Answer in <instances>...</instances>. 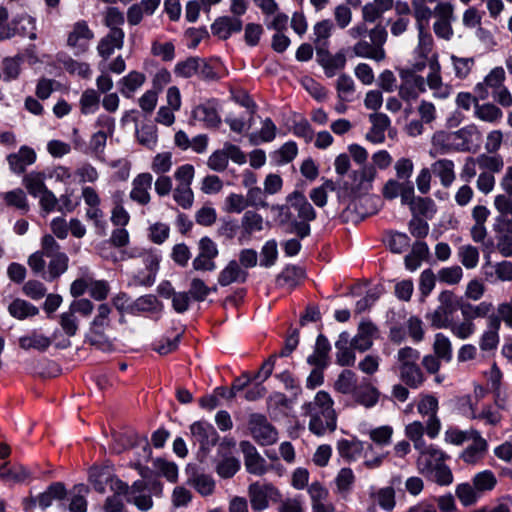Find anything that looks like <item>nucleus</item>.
<instances>
[{
    "mask_svg": "<svg viewBox=\"0 0 512 512\" xmlns=\"http://www.w3.org/2000/svg\"><path fill=\"white\" fill-rule=\"evenodd\" d=\"M271 210L277 212L281 225H289V233H295L301 239L310 235L309 223L316 218V212L303 193H290L286 197V204L273 205Z\"/></svg>",
    "mask_w": 512,
    "mask_h": 512,
    "instance_id": "obj_1",
    "label": "nucleus"
},
{
    "mask_svg": "<svg viewBox=\"0 0 512 512\" xmlns=\"http://www.w3.org/2000/svg\"><path fill=\"white\" fill-rule=\"evenodd\" d=\"M27 264L35 274H40L47 281H53L67 271L69 258L61 251L54 236L46 234L41 239V250L32 253Z\"/></svg>",
    "mask_w": 512,
    "mask_h": 512,
    "instance_id": "obj_2",
    "label": "nucleus"
},
{
    "mask_svg": "<svg viewBox=\"0 0 512 512\" xmlns=\"http://www.w3.org/2000/svg\"><path fill=\"white\" fill-rule=\"evenodd\" d=\"M334 401L326 391H318L311 401L303 404V415L309 417V430L321 436L335 431L337 415Z\"/></svg>",
    "mask_w": 512,
    "mask_h": 512,
    "instance_id": "obj_3",
    "label": "nucleus"
},
{
    "mask_svg": "<svg viewBox=\"0 0 512 512\" xmlns=\"http://www.w3.org/2000/svg\"><path fill=\"white\" fill-rule=\"evenodd\" d=\"M111 313L112 308L108 304H100L97 307L96 314L90 323L89 331L86 335V341L90 345L104 352L113 350V342L107 335V330L111 326Z\"/></svg>",
    "mask_w": 512,
    "mask_h": 512,
    "instance_id": "obj_4",
    "label": "nucleus"
},
{
    "mask_svg": "<svg viewBox=\"0 0 512 512\" xmlns=\"http://www.w3.org/2000/svg\"><path fill=\"white\" fill-rule=\"evenodd\" d=\"M428 65L429 73L426 77L427 86L433 92V96L438 99H446L451 94V86L442 81L441 65L438 60V54L433 53L430 58H415L410 68L403 71H414L415 74L423 71Z\"/></svg>",
    "mask_w": 512,
    "mask_h": 512,
    "instance_id": "obj_5",
    "label": "nucleus"
},
{
    "mask_svg": "<svg viewBox=\"0 0 512 512\" xmlns=\"http://www.w3.org/2000/svg\"><path fill=\"white\" fill-rule=\"evenodd\" d=\"M370 42L365 39L358 40L352 47L355 56L381 62L386 58L384 45L388 32L382 24L375 25L369 30Z\"/></svg>",
    "mask_w": 512,
    "mask_h": 512,
    "instance_id": "obj_6",
    "label": "nucleus"
},
{
    "mask_svg": "<svg viewBox=\"0 0 512 512\" xmlns=\"http://www.w3.org/2000/svg\"><path fill=\"white\" fill-rule=\"evenodd\" d=\"M438 302L437 308L433 312L427 313L426 319L433 328L444 329L449 326L453 313L460 309V302L458 297L449 290L442 291L438 295Z\"/></svg>",
    "mask_w": 512,
    "mask_h": 512,
    "instance_id": "obj_7",
    "label": "nucleus"
},
{
    "mask_svg": "<svg viewBox=\"0 0 512 512\" xmlns=\"http://www.w3.org/2000/svg\"><path fill=\"white\" fill-rule=\"evenodd\" d=\"M162 489V484L158 481L137 480L130 487L127 502L133 503L139 510L146 512L153 507L152 495L160 496Z\"/></svg>",
    "mask_w": 512,
    "mask_h": 512,
    "instance_id": "obj_8",
    "label": "nucleus"
},
{
    "mask_svg": "<svg viewBox=\"0 0 512 512\" xmlns=\"http://www.w3.org/2000/svg\"><path fill=\"white\" fill-rule=\"evenodd\" d=\"M399 78L398 95L403 101L411 103L416 101L420 94L426 92V78L415 74L414 71H403L400 69Z\"/></svg>",
    "mask_w": 512,
    "mask_h": 512,
    "instance_id": "obj_9",
    "label": "nucleus"
},
{
    "mask_svg": "<svg viewBox=\"0 0 512 512\" xmlns=\"http://www.w3.org/2000/svg\"><path fill=\"white\" fill-rule=\"evenodd\" d=\"M94 38V32L85 20L73 23L67 34L66 44L76 56L86 53L90 42Z\"/></svg>",
    "mask_w": 512,
    "mask_h": 512,
    "instance_id": "obj_10",
    "label": "nucleus"
},
{
    "mask_svg": "<svg viewBox=\"0 0 512 512\" xmlns=\"http://www.w3.org/2000/svg\"><path fill=\"white\" fill-rule=\"evenodd\" d=\"M248 426L252 437L258 444L272 445L277 441L278 433L266 416L258 413L251 414Z\"/></svg>",
    "mask_w": 512,
    "mask_h": 512,
    "instance_id": "obj_11",
    "label": "nucleus"
},
{
    "mask_svg": "<svg viewBox=\"0 0 512 512\" xmlns=\"http://www.w3.org/2000/svg\"><path fill=\"white\" fill-rule=\"evenodd\" d=\"M417 410L422 416H428L426 422V434L434 439L441 430V422L437 416L438 400L433 395H422L417 405Z\"/></svg>",
    "mask_w": 512,
    "mask_h": 512,
    "instance_id": "obj_12",
    "label": "nucleus"
},
{
    "mask_svg": "<svg viewBox=\"0 0 512 512\" xmlns=\"http://www.w3.org/2000/svg\"><path fill=\"white\" fill-rule=\"evenodd\" d=\"M278 490L270 483L254 482L248 487V496L251 507L255 511H261L268 507L269 499H274Z\"/></svg>",
    "mask_w": 512,
    "mask_h": 512,
    "instance_id": "obj_13",
    "label": "nucleus"
},
{
    "mask_svg": "<svg viewBox=\"0 0 512 512\" xmlns=\"http://www.w3.org/2000/svg\"><path fill=\"white\" fill-rule=\"evenodd\" d=\"M240 449L244 455V465L248 473L262 476L269 470L266 460L249 441H241Z\"/></svg>",
    "mask_w": 512,
    "mask_h": 512,
    "instance_id": "obj_14",
    "label": "nucleus"
},
{
    "mask_svg": "<svg viewBox=\"0 0 512 512\" xmlns=\"http://www.w3.org/2000/svg\"><path fill=\"white\" fill-rule=\"evenodd\" d=\"M506 73L503 67L497 66L493 68L485 77L482 82H479L474 87V92L480 100H485L489 96L488 89L492 92L498 90L505 85Z\"/></svg>",
    "mask_w": 512,
    "mask_h": 512,
    "instance_id": "obj_15",
    "label": "nucleus"
},
{
    "mask_svg": "<svg viewBox=\"0 0 512 512\" xmlns=\"http://www.w3.org/2000/svg\"><path fill=\"white\" fill-rule=\"evenodd\" d=\"M438 19L433 24V30L437 37L450 40L453 35L451 20L453 19V7L449 3H440L436 7Z\"/></svg>",
    "mask_w": 512,
    "mask_h": 512,
    "instance_id": "obj_16",
    "label": "nucleus"
},
{
    "mask_svg": "<svg viewBox=\"0 0 512 512\" xmlns=\"http://www.w3.org/2000/svg\"><path fill=\"white\" fill-rule=\"evenodd\" d=\"M190 431L192 437L200 444L202 450H209L211 447L216 445L219 439V435L215 428L207 422H194L190 426Z\"/></svg>",
    "mask_w": 512,
    "mask_h": 512,
    "instance_id": "obj_17",
    "label": "nucleus"
},
{
    "mask_svg": "<svg viewBox=\"0 0 512 512\" xmlns=\"http://www.w3.org/2000/svg\"><path fill=\"white\" fill-rule=\"evenodd\" d=\"M192 116L195 120L204 123L208 128H217L221 123L218 103L214 99L197 105L192 111Z\"/></svg>",
    "mask_w": 512,
    "mask_h": 512,
    "instance_id": "obj_18",
    "label": "nucleus"
},
{
    "mask_svg": "<svg viewBox=\"0 0 512 512\" xmlns=\"http://www.w3.org/2000/svg\"><path fill=\"white\" fill-rule=\"evenodd\" d=\"M37 158L36 152L33 148L23 145L20 149L7 155V162L10 170L15 174H23L27 166L35 163Z\"/></svg>",
    "mask_w": 512,
    "mask_h": 512,
    "instance_id": "obj_19",
    "label": "nucleus"
},
{
    "mask_svg": "<svg viewBox=\"0 0 512 512\" xmlns=\"http://www.w3.org/2000/svg\"><path fill=\"white\" fill-rule=\"evenodd\" d=\"M418 451L417 467L422 474L432 472L433 468L442 464L446 458V455L433 445L426 444L424 449Z\"/></svg>",
    "mask_w": 512,
    "mask_h": 512,
    "instance_id": "obj_20",
    "label": "nucleus"
},
{
    "mask_svg": "<svg viewBox=\"0 0 512 512\" xmlns=\"http://www.w3.org/2000/svg\"><path fill=\"white\" fill-rule=\"evenodd\" d=\"M377 175L376 168L372 165H364L361 169L352 172L351 189L357 194L367 193L372 188V183Z\"/></svg>",
    "mask_w": 512,
    "mask_h": 512,
    "instance_id": "obj_21",
    "label": "nucleus"
},
{
    "mask_svg": "<svg viewBox=\"0 0 512 512\" xmlns=\"http://www.w3.org/2000/svg\"><path fill=\"white\" fill-rule=\"evenodd\" d=\"M152 175L150 173H141L136 176L132 182V190L130 198L140 205H147L150 200V192L152 186Z\"/></svg>",
    "mask_w": 512,
    "mask_h": 512,
    "instance_id": "obj_22",
    "label": "nucleus"
},
{
    "mask_svg": "<svg viewBox=\"0 0 512 512\" xmlns=\"http://www.w3.org/2000/svg\"><path fill=\"white\" fill-rule=\"evenodd\" d=\"M241 30L242 21L239 17H218L211 25L212 34L222 40L228 39L232 33H237Z\"/></svg>",
    "mask_w": 512,
    "mask_h": 512,
    "instance_id": "obj_23",
    "label": "nucleus"
},
{
    "mask_svg": "<svg viewBox=\"0 0 512 512\" xmlns=\"http://www.w3.org/2000/svg\"><path fill=\"white\" fill-rule=\"evenodd\" d=\"M125 33L122 29H114L109 31L97 45L98 54L103 59H108L115 51L121 49L124 44Z\"/></svg>",
    "mask_w": 512,
    "mask_h": 512,
    "instance_id": "obj_24",
    "label": "nucleus"
},
{
    "mask_svg": "<svg viewBox=\"0 0 512 512\" xmlns=\"http://www.w3.org/2000/svg\"><path fill=\"white\" fill-rule=\"evenodd\" d=\"M377 332L376 326L370 321H362L359 324L358 332L352 338L351 346L354 350L364 352L373 345V337Z\"/></svg>",
    "mask_w": 512,
    "mask_h": 512,
    "instance_id": "obj_25",
    "label": "nucleus"
},
{
    "mask_svg": "<svg viewBox=\"0 0 512 512\" xmlns=\"http://www.w3.org/2000/svg\"><path fill=\"white\" fill-rule=\"evenodd\" d=\"M369 121L372 126L366 134V140L374 144H380L385 141V131L389 128L391 121L386 114H370Z\"/></svg>",
    "mask_w": 512,
    "mask_h": 512,
    "instance_id": "obj_26",
    "label": "nucleus"
},
{
    "mask_svg": "<svg viewBox=\"0 0 512 512\" xmlns=\"http://www.w3.org/2000/svg\"><path fill=\"white\" fill-rule=\"evenodd\" d=\"M461 133V130L454 133L445 131L435 132L431 140L432 148L429 151L430 156L435 158L438 155H444L450 152L453 149V140L455 138H461Z\"/></svg>",
    "mask_w": 512,
    "mask_h": 512,
    "instance_id": "obj_27",
    "label": "nucleus"
},
{
    "mask_svg": "<svg viewBox=\"0 0 512 512\" xmlns=\"http://www.w3.org/2000/svg\"><path fill=\"white\" fill-rule=\"evenodd\" d=\"M247 278L248 272L240 266L238 261L231 260L220 271L218 275V283L225 287L232 283H245Z\"/></svg>",
    "mask_w": 512,
    "mask_h": 512,
    "instance_id": "obj_28",
    "label": "nucleus"
},
{
    "mask_svg": "<svg viewBox=\"0 0 512 512\" xmlns=\"http://www.w3.org/2000/svg\"><path fill=\"white\" fill-rule=\"evenodd\" d=\"M352 339L346 331L340 333L338 340L335 342L336 362L340 366H352L355 363V354L351 346Z\"/></svg>",
    "mask_w": 512,
    "mask_h": 512,
    "instance_id": "obj_29",
    "label": "nucleus"
},
{
    "mask_svg": "<svg viewBox=\"0 0 512 512\" xmlns=\"http://www.w3.org/2000/svg\"><path fill=\"white\" fill-rule=\"evenodd\" d=\"M263 230V217L254 210L245 211L241 219V236L239 240H250L251 236Z\"/></svg>",
    "mask_w": 512,
    "mask_h": 512,
    "instance_id": "obj_30",
    "label": "nucleus"
},
{
    "mask_svg": "<svg viewBox=\"0 0 512 512\" xmlns=\"http://www.w3.org/2000/svg\"><path fill=\"white\" fill-rule=\"evenodd\" d=\"M370 499L373 503L368 507L369 512H376V504L385 511H392L395 507V491L392 487H383L376 491H372Z\"/></svg>",
    "mask_w": 512,
    "mask_h": 512,
    "instance_id": "obj_31",
    "label": "nucleus"
},
{
    "mask_svg": "<svg viewBox=\"0 0 512 512\" xmlns=\"http://www.w3.org/2000/svg\"><path fill=\"white\" fill-rule=\"evenodd\" d=\"M331 345L328 339L323 335H318L314 352L307 359L310 365H314L318 368H326L329 364V352Z\"/></svg>",
    "mask_w": 512,
    "mask_h": 512,
    "instance_id": "obj_32",
    "label": "nucleus"
},
{
    "mask_svg": "<svg viewBox=\"0 0 512 512\" xmlns=\"http://www.w3.org/2000/svg\"><path fill=\"white\" fill-rule=\"evenodd\" d=\"M52 344V340L37 330H32L28 334L19 338V346L24 350L35 349L40 352L46 351Z\"/></svg>",
    "mask_w": 512,
    "mask_h": 512,
    "instance_id": "obj_33",
    "label": "nucleus"
},
{
    "mask_svg": "<svg viewBox=\"0 0 512 512\" xmlns=\"http://www.w3.org/2000/svg\"><path fill=\"white\" fill-rule=\"evenodd\" d=\"M472 444L469 445L461 454V458L464 462L473 464L476 463L480 458L483 457L487 450V441L480 435L479 431L473 434V438H470Z\"/></svg>",
    "mask_w": 512,
    "mask_h": 512,
    "instance_id": "obj_34",
    "label": "nucleus"
},
{
    "mask_svg": "<svg viewBox=\"0 0 512 512\" xmlns=\"http://www.w3.org/2000/svg\"><path fill=\"white\" fill-rule=\"evenodd\" d=\"M139 256L146 267L147 275H138L135 279L136 283L143 286H151L155 282V275L159 267V257L148 251L140 252Z\"/></svg>",
    "mask_w": 512,
    "mask_h": 512,
    "instance_id": "obj_35",
    "label": "nucleus"
},
{
    "mask_svg": "<svg viewBox=\"0 0 512 512\" xmlns=\"http://www.w3.org/2000/svg\"><path fill=\"white\" fill-rule=\"evenodd\" d=\"M146 76L138 71H131L118 82L120 93L125 98L133 97L134 93L145 83Z\"/></svg>",
    "mask_w": 512,
    "mask_h": 512,
    "instance_id": "obj_36",
    "label": "nucleus"
},
{
    "mask_svg": "<svg viewBox=\"0 0 512 512\" xmlns=\"http://www.w3.org/2000/svg\"><path fill=\"white\" fill-rule=\"evenodd\" d=\"M494 310L491 302L482 301L479 304H471L469 302L460 303V311L463 318H468L472 322L477 318H487Z\"/></svg>",
    "mask_w": 512,
    "mask_h": 512,
    "instance_id": "obj_37",
    "label": "nucleus"
},
{
    "mask_svg": "<svg viewBox=\"0 0 512 512\" xmlns=\"http://www.w3.org/2000/svg\"><path fill=\"white\" fill-rule=\"evenodd\" d=\"M303 278L304 272L301 268L296 266H287L277 276L276 284L280 288H284L291 291L300 284Z\"/></svg>",
    "mask_w": 512,
    "mask_h": 512,
    "instance_id": "obj_38",
    "label": "nucleus"
},
{
    "mask_svg": "<svg viewBox=\"0 0 512 512\" xmlns=\"http://www.w3.org/2000/svg\"><path fill=\"white\" fill-rule=\"evenodd\" d=\"M188 479L187 483L194 487L198 493L202 496L211 495L215 488V482L213 478L204 473H198L197 471L187 470Z\"/></svg>",
    "mask_w": 512,
    "mask_h": 512,
    "instance_id": "obj_39",
    "label": "nucleus"
},
{
    "mask_svg": "<svg viewBox=\"0 0 512 512\" xmlns=\"http://www.w3.org/2000/svg\"><path fill=\"white\" fill-rule=\"evenodd\" d=\"M399 368V378L407 387L418 389L425 382V375L417 364Z\"/></svg>",
    "mask_w": 512,
    "mask_h": 512,
    "instance_id": "obj_40",
    "label": "nucleus"
},
{
    "mask_svg": "<svg viewBox=\"0 0 512 512\" xmlns=\"http://www.w3.org/2000/svg\"><path fill=\"white\" fill-rule=\"evenodd\" d=\"M454 167L452 160L440 159L431 165V171L439 177L442 186L449 187L456 178Z\"/></svg>",
    "mask_w": 512,
    "mask_h": 512,
    "instance_id": "obj_41",
    "label": "nucleus"
},
{
    "mask_svg": "<svg viewBox=\"0 0 512 512\" xmlns=\"http://www.w3.org/2000/svg\"><path fill=\"white\" fill-rule=\"evenodd\" d=\"M379 396L378 389L369 383L358 386L352 395L354 401L365 408L374 407L379 400Z\"/></svg>",
    "mask_w": 512,
    "mask_h": 512,
    "instance_id": "obj_42",
    "label": "nucleus"
},
{
    "mask_svg": "<svg viewBox=\"0 0 512 512\" xmlns=\"http://www.w3.org/2000/svg\"><path fill=\"white\" fill-rule=\"evenodd\" d=\"M333 29V23L329 19L317 22L313 27V33L315 36L314 43L316 45L317 54L320 56L324 52L327 46L329 37L331 36Z\"/></svg>",
    "mask_w": 512,
    "mask_h": 512,
    "instance_id": "obj_43",
    "label": "nucleus"
},
{
    "mask_svg": "<svg viewBox=\"0 0 512 512\" xmlns=\"http://www.w3.org/2000/svg\"><path fill=\"white\" fill-rule=\"evenodd\" d=\"M66 496V489L63 483L55 482L52 483L46 491L41 493L36 500H32L33 503L38 502L39 506L43 509L49 507L53 500H61Z\"/></svg>",
    "mask_w": 512,
    "mask_h": 512,
    "instance_id": "obj_44",
    "label": "nucleus"
},
{
    "mask_svg": "<svg viewBox=\"0 0 512 512\" xmlns=\"http://www.w3.org/2000/svg\"><path fill=\"white\" fill-rule=\"evenodd\" d=\"M474 115L478 119L488 122L496 123L503 117L502 110L494 103H475Z\"/></svg>",
    "mask_w": 512,
    "mask_h": 512,
    "instance_id": "obj_45",
    "label": "nucleus"
},
{
    "mask_svg": "<svg viewBox=\"0 0 512 512\" xmlns=\"http://www.w3.org/2000/svg\"><path fill=\"white\" fill-rule=\"evenodd\" d=\"M499 330L496 325V319L487 323V329L483 332L479 340V347L482 351L495 350L499 344Z\"/></svg>",
    "mask_w": 512,
    "mask_h": 512,
    "instance_id": "obj_46",
    "label": "nucleus"
},
{
    "mask_svg": "<svg viewBox=\"0 0 512 512\" xmlns=\"http://www.w3.org/2000/svg\"><path fill=\"white\" fill-rule=\"evenodd\" d=\"M46 175L44 172L32 171L23 177V185L33 197H38L47 186L45 185Z\"/></svg>",
    "mask_w": 512,
    "mask_h": 512,
    "instance_id": "obj_47",
    "label": "nucleus"
},
{
    "mask_svg": "<svg viewBox=\"0 0 512 512\" xmlns=\"http://www.w3.org/2000/svg\"><path fill=\"white\" fill-rule=\"evenodd\" d=\"M10 315L19 320L33 317L39 313L36 306L23 299H15L8 306Z\"/></svg>",
    "mask_w": 512,
    "mask_h": 512,
    "instance_id": "obj_48",
    "label": "nucleus"
},
{
    "mask_svg": "<svg viewBox=\"0 0 512 512\" xmlns=\"http://www.w3.org/2000/svg\"><path fill=\"white\" fill-rule=\"evenodd\" d=\"M27 24L34 30V19L28 15H21L14 18L11 23H3L0 25V40H7L14 37L18 33L17 26L19 24Z\"/></svg>",
    "mask_w": 512,
    "mask_h": 512,
    "instance_id": "obj_49",
    "label": "nucleus"
},
{
    "mask_svg": "<svg viewBox=\"0 0 512 512\" xmlns=\"http://www.w3.org/2000/svg\"><path fill=\"white\" fill-rule=\"evenodd\" d=\"M334 387L342 394L353 395L358 388L356 374L348 369L343 370L335 381Z\"/></svg>",
    "mask_w": 512,
    "mask_h": 512,
    "instance_id": "obj_50",
    "label": "nucleus"
},
{
    "mask_svg": "<svg viewBox=\"0 0 512 512\" xmlns=\"http://www.w3.org/2000/svg\"><path fill=\"white\" fill-rule=\"evenodd\" d=\"M0 197L9 207H14L23 212H27L29 210L26 194L21 188L4 192Z\"/></svg>",
    "mask_w": 512,
    "mask_h": 512,
    "instance_id": "obj_51",
    "label": "nucleus"
},
{
    "mask_svg": "<svg viewBox=\"0 0 512 512\" xmlns=\"http://www.w3.org/2000/svg\"><path fill=\"white\" fill-rule=\"evenodd\" d=\"M277 127L270 118H266L262 122V127L258 132L249 135L250 142L254 145L260 142H271L276 137Z\"/></svg>",
    "mask_w": 512,
    "mask_h": 512,
    "instance_id": "obj_52",
    "label": "nucleus"
},
{
    "mask_svg": "<svg viewBox=\"0 0 512 512\" xmlns=\"http://www.w3.org/2000/svg\"><path fill=\"white\" fill-rule=\"evenodd\" d=\"M491 153H482L477 156L478 167L483 172L499 173L504 167V160L501 155H490Z\"/></svg>",
    "mask_w": 512,
    "mask_h": 512,
    "instance_id": "obj_53",
    "label": "nucleus"
},
{
    "mask_svg": "<svg viewBox=\"0 0 512 512\" xmlns=\"http://www.w3.org/2000/svg\"><path fill=\"white\" fill-rule=\"evenodd\" d=\"M355 483V475L352 469L342 468L335 478L337 493L346 497L352 490Z\"/></svg>",
    "mask_w": 512,
    "mask_h": 512,
    "instance_id": "obj_54",
    "label": "nucleus"
},
{
    "mask_svg": "<svg viewBox=\"0 0 512 512\" xmlns=\"http://www.w3.org/2000/svg\"><path fill=\"white\" fill-rule=\"evenodd\" d=\"M162 303L154 295H144L136 299L130 306L131 312H157L162 309Z\"/></svg>",
    "mask_w": 512,
    "mask_h": 512,
    "instance_id": "obj_55",
    "label": "nucleus"
},
{
    "mask_svg": "<svg viewBox=\"0 0 512 512\" xmlns=\"http://www.w3.org/2000/svg\"><path fill=\"white\" fill-rule=\"evenodd\" d=\"M119 439L125 447L134 448L139 446L142 450V454H140L142 458L148 459L150 457L151 449L146 437L139 436L134 432H128L120 435Z\"/></svg>",
    "mask_w": 512,
    "mask_h": 512,
    "instance_id": "obj_56",
    "label": "nucleus"
},
{
    "mask_svg": "<svg viewBox=\"0 0 512 512\" xmlns=\"http://www.w3.org/2000/svg\"><path fill=\"white\" fill-rule=\"evenodd\" d=\"M411 6L418 31L426 30L425 26L432 16V10L426 5L424 0H412Z\"/></svg>",
    "mask_w": 512,
    "mask_h": 512,
    "instance_id": "obj_57",
    "label": "nucleus"
},
{
    "mask_svg": "<svg viewBox=\"0 0 512 512\" xmlns=\"http://www.w3.org/2000/svg\"><path fill=\"white\" fill-rule=\"evenodd\" d=\"M424 432H426V425L424 426L420 421H414L405 427V435L413 442L416 450L425 448Z\"/></svg>",
    "mask_w": 512,
    "mask_h": 512,
    "instance_id": "obj_58",
    "label": "nucleus"
},
{
    "mask_svg": "<svg viewBox=\"0 0 512 512\" xmlns=\"http://www.w3.org/2000/svg\"><path fill=\"white\" fill-rule=\"evenodd\" d=\"M89 488L84 484H78L73 487L72 498L69 504L70 512H87V501L85 499Z\"/></svg>",
    "mask_w": 512,
    "mask_h": 512,
    "instance_id": "obj_59",
    "label": "nucleus"
},
{
    "mask_svg": "<svg viewBox=\"0 0 512 512\" xmlns=\"http://www.w3.org/2000/svg\"><path fill=\"white\" fill-rule=\"evenodd\" d=\"M458 258L461 264L467 269L475 268L479 263V250L470 244L458 248Z\"/></svg>",
    "mask_w": 512,
    "mask_h": 512,
    "instance_id": "obj_60",
    "label": "nucleus"
},
{
    "mask_svg": "<svg viewBox=\"0 0 512 512\" xmlns=\"http://www.w3.org/2000/svg\"><path fill=\"white\" fill-rule=\"evenodd\" d=\"M496 319L497 327H501V322L512 329V298L510 301L501 302L497 306V312L488 316L489 321Z\"/></svg>",
    "mask_w": 512,
    "mask_h": 512,
    "instance_id": "obj_61",
    "label": "nucleus"
},
{
    "mask_svg": "<svg viewBox=\"0 0 512 512\" xmlns=\"http://www.w3.org/2000/svg\"><path fill=\"white\" fill-rule=\"evenodd\" d=\"M446 329H450L451 333L461 339L465 340L472 336L476 331V326L474 322L469 320L468 318H463L461 322L450 321L449 326Z\"/></svg>",
    "mask_w": 512,
    "mask_h": 512,
    "instance_id": "obj_62",
    "label": "nucleus"
},
{
    "mask_svg": "<svg viewBox=\"0 0 512 512\" xmlns=\"http://www.w3.org/2000/svg\"><path fill=\"white\" fill-rule=\"evenodd\" d=\"M433 47L432 35L426 30L418 31V44L414 49L415 58H430Z\"/></svg>",
    "mask_w": 512,
    "mask_h": 512,
    "instance_id": "obj_63",
    "label": "nucleus"
},
{
    "mask_svg": "<svg viewBox=\"0 0 512 512\" xmlns=\"http://www.w3.org/2000/svg\"><path fill=\"white\" fill-rule=\"evenodd\" d=\"M337 450L342 458L352 461L355 460L363 450V445L360 441L342 439L338 441Z\"/></svg>",
    "mask_w": 512,
    "mask_h": 512,
    "instance_id": "obj_64",
    "label": "nucleus"
}]
</instances>
